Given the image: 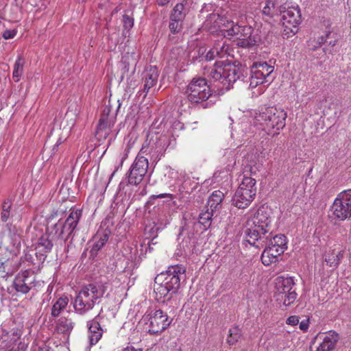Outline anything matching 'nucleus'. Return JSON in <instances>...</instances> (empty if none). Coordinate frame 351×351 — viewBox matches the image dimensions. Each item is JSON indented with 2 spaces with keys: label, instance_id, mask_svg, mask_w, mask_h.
<instances>
[{
  "label": "nucleus",
  "instance_id": "f257e3e1",
  "mask_svg": "<svg viewBox=\"0 0 351 351\" xmlns=\"http://www.w3.org/2000/svg\"><path fill=\"white\" fill-rule=\"evenodd\" d=\"M271 209L266 206H260L253 217L247 221L245 230L246 241L256 247H263L269 239L266 234L270 230Z\"/></svg>",
  "mask_w": 351,
  "mask_h": 351
},
{
  "label": "nucleus",
  "instance_id": "f03ea898",
  "mask_svg": "<svg viewBox=\"0 0 351 351\" xmlns=\"http://www.w3.org/2000/svg\"><path fill=\"white\" fill-rule=\"evenodd\" d=\"M110 285L107 280H101L83 287L73 302L75 312L83 315L98 304Z\"/></svg>",
  "mask_w": 351,
  "mask_h": 351
},
{
  "label": "nucleus",
  "instance_id": "7ed1b4c3",
  "mask_svg": "<svg viewBox=\"0 0 351 351\" xmlns=\"http://www.w3.org/2000/svg\"><path fill=\"white\" fill-rule=\"evenodd\" d=\"M287 112L281 108L268 107L263 109L254 119V126L264 132L263 136H276L285 125Z\"/></svg>",
  "mask_w": 351,
  "mask_h": 351
},
{
  "label": "nucleus",
  "instance_id": "20e7f679",
  "mask_svg": "<svg viewBox=\"0 0 351 351\" xmlns=\"http://www.w3.org/2000/svg\"><path fill=\"white\" fill-rule=\"evenodd\" d=\"M249 19L245 15L240 16L239 21L234 25L233 22L228 23L231 27L227 29H222L223 37L232 38L234 37V42L237 45L241 47H250L254 45L256 39L253 35V29L250 25Z\"/></svg>",
  "mask_w": 351,
  "mask_h": 351
},
{
  "label": "nucleus",
  "instance_id": "39448f33",
  "mask_svg": "<svg viewBox=\"0 0 351 351\" xmlns=\"http://www.w3.org/2000/svg\"><path fill=\"white\" fill-rule=\"evenodd\" d=\"M208 75L219 82L221 89L228 90L239 77L238 69L230 61H217L213 67L208 70Z\"/></svg>",
  "mask_w": 351,
  "mask_h": 351
},
{
  "label": "nucleus",
  "instance_id": "423d86ee",
  "mask_svg": "<svg viewBox=\"0 0 351 351\" xmlns=\"http://www.w3.org/2000/svg\"><path fill=\"white\" fill-rule=\"evenodd\" d=\"M168 143L169 138L165 135L149 134L138 154L141 156L149 155L150 160L157 163L164 156Z\"/></svg>",
  "mask_w": 351,
  "mask_h": 351
},
{
  "label": "nucleus",
  "instance_id": "0eeeda50",
  "mask_svg": "<svg viewBox=\"0 0 351 351\" xmlns=\"http://www.w3.org/2000/svg\"><path fill=\"white\" fill-rule=\"evenodd\" d=\"M256 181L251 177L244 176L232 198V204L239 208L248 207L256 194Z\"/></svg>",
  "mask_w": 351,
  "mask_h": 351
},
{
  "label": "nucleus",
  "instance_id": "6e6552de",
  "mask_svg": "<svg viewBox=\"0 0 351 351\" xmlns=\"http://www.w3.org/2000/svg\"><path fill=\"white\" fill-rule=\"evenodd\" d=\"M274 66L268 64L266 62H254L251 67V77L250 80V88L252 90L257 86V95L265 91L263 84L271 82L274 77L272 75Z\"/></svg>",
  "mask_w": 351,
  "mask_h": 351
},
{
  "label": "nucleus",
  "instance_id": "1a4fd4ad",
  "mask_svg": "<svg viewBox=\"0 0 351 351\" xmlns=\"http://www.w3.org/2000/svg\"><path fill=\"white\" fill-rule=\"evenodd\" d=\"M295 282L292 277L279 276L276 279L274 298L279 304L289 306L297 298Z\"/></svg>",
  "mask_w": 351,
  "mask_h": 351
},
{
  "label": "nucleus",
  "instance_id": "9d476101",
  "mask_svg": "<svg viewBox=\"0 0 351 351\" xmlns=\"http://www.w3.org/2000/svg\"><path fill=\"white\" fill-rule=\"evenodd\" d=\"M185 95L191 103L199 104L210 97L211 90L205 78L194 77L186 86Z\"/></svg>",
  "mask_w": 351,
  "mask_h": 351
},
{
  "label": "nucleus",
  "instance_id": "9b49d317",
  "mask_svg": "<svg viewBox=\"0 0 351 351\" xmlns=\"http://www.w3.org/2000/svg\"><path fill=\"white\" fill-rule=\"evenodd\" d=\"M281 23L283 26L282 36L289 38L295 35L298 30V25L302 21L300 10L298 5H291L284 10H280Z\"/></svg>",
  "mask_w": 351,
  "mask_h": 351
},
{
  "label": "nucleus",
  "instance_id": "f8f14e48",
  "mask_svg": "<svg viewBox=\"0 0 351 351\" xmlns=\"http://www.w3.org/2000/svg\"><path fill=\"white\" fill-rule=\"evenodd\" d=\"M82 216L80 209H71L64 222L58 221L53 226L52 233L56 239L66 241L71 237Z\"/></svg>",
  "mask_w": 351,
  "mask_h": 351
},
{
  "label": "nucleus",
  "instance_id": "ddd939ff",
  "mask_svg": "<svg viewBox=\"0 0 351 351\" xmlns=\"http://www.w3.org/2000/svg\"><path fill=\"white\" fill-rule=\"evenodd\" d=\"M186 269L183 265H171L167 270L156 276V280L167 286L172 293L177 292L180 286L181 280L185 278Z\"/></svg>",
  "mask_w": 351,
  "mask_h": 351
},
{
  "label": "nucleus",
  "instance_id": "4468645a",
  "mask_svg": "<svg viewBox=\"0 0 351 351\" xmlns=\"http://www.w3.org/2000/svg\"><path fill=\"white\" fill-rule=\"evenodd\" d=\"M31 234L36 256L40 260H45L47 255L51 252L53 245L52 239H50V234L38 228H34Z\"/></svg>",
  "mask_w": 351,
  "mask_h": 351
},
{
  "label": "nucleus",
  "instance_id": "2eb2a0df",
  "mask_svg": "<svg viewBox=\"0 0 351 351\" xmlns=\"http://www.w3.org/2000/svg\"><path fill=\"white\" fill-rule=\"evenodd\" d=\"M331 211L334 217L339 220L351 218V189L343 191L337 195Z\"/></svg>",
  "mask_w": 351,
  "mask_h": 351
},
{
  "label": "nucleus",
  "instance_id": "dca6fc26",
  "mask_svg": "<svg viewBox=\"0 0 351 351\" xmlns=\"http://www.w3.org/2000/svg\"><path fill=\"white\" fill-rule=\"evenodd\" d=\"M143 320L149 322V332L158 334L171 324V320L161 310H157L143 316Z\"/></svg>",
  "mask_w": 351,
  "mask_h": 351
},
{
  "label": "nucleus",
  "instance_id": "f3484780",
  "mask_svg": "<svg viewBox=\"0 0 351 351\" xmlns=\"http://www.w3.org/2000/svg\"><path fill=\"white\" fill-rule=\"evenodd\" d=\"M148 165V159L144 156L138 154L128 175L129 184H138L147 173Z\"/></svg>",
  "mask_w": 351,
  "mask_h": 351
},
{
  "label": "nucleus",
  "instance_id": "a211bd4d",
  "mask_svg": "<svg viewBox=\"0 0 351 351\" xmlns=\"http://www.w3.org/2000/svg\"><path fill=\"white\" fill-rule=\"evenodd\" d=\"M339 339L337 332L330 330L327 332H319L314 338L312 343L316 344L315 349L313 350L311 347V351H332Z\"/></svg>",
  "mask_w": 351,
  "mask_h": 351
},
{
  "label": "nucleus",
  "instance_id": "6ab92c4d",
  "mask_svg": "<svg viewBox=\"0 0 351 351\" xmlns=\"http://www.w3.org/2000/svg\"><path fill=\"white\" fill-rule=\"evenodd\" d=\"M12 285L16 292L26 294L36 286V276L30 271H21L16 276Z\"/></svg>",
  "mask_w": 351,
  "mask_h": 351
},
{
  "label": "nucleus",
  "instance_id": "aec40b11",
  "mask_svg": "<svg viewBox=\"0 0 351 351\" xmlns=\"http://www.w3.org/2000/svg\"><path fill=\"white\" fill-rule=\"evenodd\" d=\"M158 71L156 66H147L143 72L144 92L147 93L149 89L158 82Z\"/></svg>",
  "mask_w": 351,
  "mask_h": 351
},
{
  "label": "nucleus",
  "instance_id": "412c9836",
  "mask_svg": "<svg viewBox=\"0 0 351 351\" xmlns=\"http://www.w3.org/2000/svg\"><path fill=\"white\" fill-rule=\"evenodd\" d=\"M228 47L222 38L215 43L213 47L209 50L206 55V59L212 60L215 58H223L227 56Z\"/></svg>",
  "mask_w": 351,
  "mask_h": 351
},
{
  "label": "nucleus",
  "instance_id": "4be33fe9",
  "mask_svg": "<svg viewBox=\"0 0 351 351\" xmlns=\"http://www.w3.org/2000/svg\"><path fill=\"white\" fill-rule=\"evenodd\" d=\"M114 123V120H108L106 117L99 119L95 134L98 141L105 140L108 136Z\"/></svg>",
  "mask_w": 351,
  "mask_h": 351
},
{
  "label": "nucleus",
  "instance_id": "5701e85b",
  "mask_svg": "<svg viewBox=\"0 0 351 351\" xmlns=\"http://www.w3.org/2000/svg\"><path fill=\"white\" fill-rule=\"evenodd\" d=\"M88 339L91 346L95 345L101 339L103 330L96 319H93L88 323Z\"/></svg>",
  "mask_w": 351,
  "mask_h": 351
},
{
  "label": "nucleus",
  "instance_id": "b1692460",
  "mask_svg": "<svg viewBox=\"0 0 351 351\" xmlns=\"http://www.w3.org/2000/svg\"><path fill=\"white\" fill-rule=\"evenodd\" d=\"M75 326L73 319L69 317L62 316L56 322V330L65 336H69Z\"/></svg>",
  "mask_w": 351,
  "mask_h": 351
},
{
  "label": "nucleus",
  "instance_id": "393cba45",
  "mask_svg": "<svg viewBox=\"0 0 351 351\" xmlns=\"http://www.w3.org/2000/svg\"><path fill=\"white\" fill-rule=\"evenodd\" d=\"M138 56L135 53H127L123 57L121 63L123 64V73L121 78L123 79L125 75L132 69V73L134 72L135 66L137 62Z\"/></svg>",
  "mask_w": 351,
  "mask_h": 351
},
{
  "label": "nucleus",
  "instance_id": "a878e982",
  "mask_svg": "<svg viewBox=\"0 0 351 351\" xmlns=\"http://www.w3.org/2000/svg\"><path fill=\"white\" fill-rule=\"evenodd\" d=\"M69 302V299L66 295H62L56 300H53L51 308V316L53 318L58 317L67 306Z\"/></svg>",
  "mask_w": 351,
  "mask_h": 351
},
{
  "label": "nucleus",
  "instance_id": "bb28decb",
  "mask_svg": "<svg viewBox=\"0 0 351 351\" xmlns=\"http://www.w3.org/2000/svg\"><path fill=\"white\" fill-rule=\"evenodd\" d=\"M224 194L221 191H215L210 195L208 200V208L213 212H216L221 207Z\"/></svg>",
  "mask_w": 351,
  "mask_h": 351
},
{
  "label": "nucleus",
  "instance_id": "cd10ccee",
  "mask_svg": "<svg viewBox=\"0 0 351 351\" xmlns=\"http://www.w3.org/2000/svg\"><path fill=\"white\" fill-rule=\"evenodd\" d=\"M342 258L343 252L341 251L330 250L325 254L324 261L329 267H336L339 265Z\"/></svg>",
  "mask_w": 351,
  "mask_h": 351
},
{
  "label": "nucleus",
  "instance_id": "c85d7f7f",
  "mask_svg": "<svg viewBox=\"0 0 351 351\" xmlns=\"http://www.w3.org/2000/svg\"><path fill=\"white\" fill-rule=\"evenodd\" d=\"M280 11V10H278L274 0H267L263 8L262 14L265 16L271 19L278 15Z\"/></svg>",
  "mask_w": 351,
  "mask_h": 351
},
{
  "label": "nucleus",
  "instance_id": "c756f323",
  "mask_svg": "<svg viewBox=\"0 0 351 351\" xmlns=\"http://www.w3.org/2000/svg\"><path fill=\"white\" fill-rule=\"evenodd\" d=\"M154 290L156 295V299L158 301L163 300L169 293H171V290H170L167 286L157 280L156 277L155 278Z\"/></svg>",
  "mask_w": 351,
  "mask_h": 351
},
{
  "label": "nucleus",
  "instance_id": "7c9ffc66",
  "mask_svg": "<svg viewBox=\"0 0 351 351\" xmlns=\"http://www.w3.org/2000/svg\"><path fill=\"white\" fill-rule=\"evenodd\" d=\"M23 59L21 56H18L14 65V70L12 73V78L16 82H18L20 80L21 77L23 73Z\"/></svg>",
  "mask_w": 351,
  "mask_h": 351
},
{
  "label": "nucleus",
  "instance_id": "2f4dec72",
  "mask_svg": "<svg viewBox=\"0 0 351 351\" xmlns=\"http://www.w3.org/2000/svg\"><path fill=\"white\" fill-rule=\"evenodd\" d=\"M186 16V10L182 3H178L173 9L170 18L183 22Z\"/></svg>",
  "mask_w": 351,
  "mask_h": 351
},
{
  "label": "nucleus",
  "instance_id": "473e14b6",
  "mask_svg": "<svg viewBox=\"0 0 351 351\" xmlns=\"http://www.w3.org/2000/svg\"><path fill=\"white\" fill-rule=\"evenodd\" d=\"M95 243L93 245L92 250L97 252L99 251L108 241V233H97L94 237Z\"/></svg>",
  "mask_w": 351,
  "mask_h": 351
},
{
  "label": "nucleus",
  "instance_id": "72a5a7b5",
  "mask_svg": "<svg viewBox=\"0 0 351 351\" xmlns=\"http://www.w3.org/2000/svg\"><path fill=\"white\" fill-rule=\"evenodd\" d=\"M269 244L278 248L282 247L283 250L287 249V238L284 234H277L269 239Z\"/></svg>",
  "mask_w": 351,
  "mask_h": 351
},
{
  "label": "nucleus",
  "instance_id": "f704fd0d",
  "mask_svg": "<svg viewBox=\"0 0 351 351\" xmlns=\"http://www.w3.org/2000/svg\"><path fill=\"white\" fill-rule=\"evenodd\" d=\"M214 213L215 212H213L207 208L206 211L199 214V222L204 226V229H206L210 226L212 217L213 216Z\"/></svg>",
  "mask_w": 351,
  "mask_h": 351
},
{
  "label": "nucleus",
  "instance_id": "c9c22d12",
  "mask_svg": "<svg viewBox=\"0 0 351 351\" xmlns=\"http://www.w3.org/2000/svg\"><path fill=\"white\" fill-rule=\"evenodd\" d=\"M240 338L241 332L238 328L234 327L229 330V335L227 338L228 343H229L230 345H234L239 341Z\"/></svg>",
  "mask_w": 351,
  "mask_h": 351
},
{
  "label": "nucleus",
  "instance_id": "e433bc0d",
  "mask_svg": "<svg viewBox=\"0 0 351 351\" xmlns=\"http://www.w3.org/2000/svg\"><path fill=\"white\" fill-rule=\"evenodd\" d=\"M278 258L273 254L270 253L266 248L261 255V261L263 265L268 266L272 263L277 261Z\"/></svg>",
  "mask_w": 351,
  "mask_h": 351
},
{
  "label": "nucleus",
  "instance_id": "4c0bfd02",
  "mask_svg": "<svg viewBox=\"0 0 351 351\" xmlns=\"http://www.w3.org/2000/svg\"><path fill=\"white\" fill-rule=\"evenodd\" d=\"M12 204L10 201H5L3 202L2 206V210L1 213V220L3 222H6L10 215V209Z\"/></svg>",
  "mask_w": 351,
  "mask_h": 351
},
{
  "label": "nucleus",
  "instance_id": "58836bf2",
  "mask_svg": "<svg viewBox=\"0 0 351 351\" xmlns=\"http://www.w3.org/2000/svg\"><path fill=\"white\" fill-rule=\"evenodd\" d=\"M182 25L183 22L178 21L177 20L170 18L169 27L172 33L175 34L180 32L182 29Z\"/></svg>",
  "mask_w": 351,
  "mask_h": 351
},
{
  "label": "nucleus",
  "instance_id": "ea45409f",
  "mask_svg": "<svg viewBox=\"0 0 351 351\" xmlns=\"http://www.w3.org/2000/svg\"><path fill=\"white\" fill-rule=\"evenodd\" d=\"M214 22V26H219L220 23H221V19L220 18L219 15L217 14H210L208 17H207V19L206 21V25H208L209 24H210L212 22Z\"/></svg>",
  "mask_w": 351,
  "mask_h": 351
},
{
  "label": "nucleus",
  "instance_id": "a19ab883",
  "mask_svg": "<svg viewBox=\"0 0 351 351\" xmlns=\"http://www.w3.org/2000/svg\"><path fill=\"white\" fill-rule=\"evenodd\" d=\"M329 34L330 32H328L325 36L318 37L317 40L315 45L313 43V41H311V44H309V46L312 49L315 50V49H317L326 42Z\"/></svg>",
  "mask_w": 351,
  "mask_h": 351
},
{
  "label": "nucleus",
  "instance_id": "79ce46f5",
  "mask_svg": "<svg viewBox=\"0 0 351 351\" xmlns=\"http://www.w3.org/2000/svg\"><path fill=\"white\" fill-rule=\"evenodd\" d=\"M123 23L125 30H129L134 25V19L128 15H124L123 17Z\"/></svg>",
  "mask_w": 351,
  "mask_h": 351
},
{
  "label": "nucleus",
  "instance_id": "37998d69",
  "mask_svg": "<svg viewBox=\"0 0 351 351\" xmlns=\"http://www.w3.org/2000/svg\"><path fill=\"white\" fill-rule=\"evenodd\" d=\"M266 249L269 252H270V253L274 254L277 258L285 252V250H283L282 247L278 248L277 247L271 245L269 243H268V246L266 247Z\"/></svg>",
  "mask_w": 351,
  "mask_h": 351
},
{
  "label": "nucleus",
  "instance_id": "c03bdc74",
  "mask_svg": "<svg viewBox=\"0 0 351 351\" xmlns=\"http://www.w3.org/2000/svg\"><path fill=\"white\" fill-rule=\"evenodd\" d=\"M226 155H227L228 159L230 160V164L228 165H230L231 163L234 165L235 164L234 152L232 149H228L226 150L223 156H226Z\"/></svg>",
  "mask_w": 351,
  "mask_h": 351
},
{
  "label": "nucleus",
  "instance_id": "a18cd8bd",
  "mask_svg": "<svg viewBox=\"0 0 351 351\" xmlns=\"http://www.w3.org/2000/svg\"><path fill=\"white\" fill-rule=\"evenodd\" d=\"M16 34V31L14 29H7L3 34V37L4 39H11L13 38Z\"/></svg>",
  "mask_w": 351,
  "mask_h": 351
},
{
  "label": "nucleus",
  "instance_id": "49530a36",
  "mask_svg": "<svg viewBox=\"0 0 351 351\" xmlns=\"http://www.w3.org/2000/svg\"><path fill=\"white\" fill-rule=\"evenodd\" d=\"M286 323L289 325L295 326L299 324V318L297 316H290L287 319Z\"/></svg>",
  "mask_w": 351,
  "mask_h": 351
},
{
  "label": "nucleus",
  "instance_id": "de8ad7c7",
  "mask_svg": "<svg viewBox=\"0 0 351 351\" xmlns=\"http://www.w3.org/2000/svg\"><path fill=\"white\" fill-rule=\"evenodd\" d=\"M110 107L106 106L103 110V112L101 114V118L103 119L104 117H107L108 120H114L113 117H110L109 114L110 113Z\"/></svg>",
  "mask_w": 351,
  "mask_h": 351
},
{
  "label": "nucleus",
  "instance_id": "09e8293b",
  "mask_svg": "<svg viewBox=\"0 0 351 351\" xmlns=\"http://www.w3.org/2000/svg\"><path fill=\"white\" fill-rule=\"evenodd\" d=\"M152 197L154 199L169 197L170 199H173L175 197L171 193H160L157 195H152Z\"/></svg>",
  "mask_w": 351,
  "mask_h": 351
},
{
  "label": "nucleus",
  "instance_id": "8fccbe9b",
  "mask_svg": "<svg viewBox=\"0 0 351 351\" xmlns=\"http://www.w3.org/2000/svg\"><path fill=\"white\" fill-rule=\"evenodd\" d=\"M299 327H300V330H302L304 332H306L309 327L308 321V320L302 321L301 322H300Z\"/></svg>",
  "mask_w": 351,
  "mask_h": 351
},
{
  "label": "nucleus",
  "instance_id": "3c124183",
  "mask_svg": "<svg viewBox=\"0 0 351 351\" xmlns=\"http://www.w3.org/2000/svg\"><path fill=\"white\" fill-rule=\"evenodd\" d=\"M11 238L12 240L13 246H18L20 244V239L18 234H13L11 235Z\"/></svg>",
  "mask_w": 351,
  "mask_h": 351
},
{
  "label": "nucleus",
  "instance_id": "603ef678",
  "mask_svg": "<svg viewBox=\"0 0 351 351\" xmlns=\"http://www.w3.org/2000/svg\"><path fill=\"white\" fill-rule=\"evenodd\" d=\"M0 272L5 273V261L2 258H0Z\"/></svg>",
  "mask_w": 351,
  "mask_h": 351
},
{
  "label": "nucleus",
  "instance_id": "864d4df0",
  "mask_svg": "<svg viewBox=\"0 0 351 351\" xmlns=\"http://www.w3.org/2000/svg\"><path fill=\"white\" fill-rule=\"evenodd\" d=\"M38 351H53L51 348L44 346L43 347H40Z\"/></svg>",
  "mask_w": 351,
  "mask_h": 351
},
{
  "label": "nucleus",
  "instance_id": "5fc2aeb1",
  "mask_svg": "<svg viewBox=\"0 0 351 351\" xmlns=\"http://www.w3.org/2000/svg\"><path fill=\"white\" fill-rule=\"evenodd\" d=\"M169 1L170 0H157L158 5L162 6L167 5Z\"/></svg>",
  "mask_w": 351,
  "mask_h": 351
},
{
  "label": "nucleus",
  "instance_id": "6e6d98bb",
  "mask_svg": "<svg viewBox=\"0 0 351 351\" xmlns=\"http://www.w3.org/2000/svg\"><path fill=\"white\" fill-rule=\"evenodd\" d=\"M132 346H127L126 348H123L122 351H132Z\"/></svg>",
  "mask_w": 351,
  "mask_h": 351
},
{
  "label": "nucleus",
  "instance_id": "4d7b16f0",
  "mask_svg": "<svg viewBox=\"0 0 351 351\" xmlns=\"http://www.w3.org/2000/svg\"><path fill=\"white\" fill-rule=\"evenodd\" d=\"M118 106H117V110L120 108L121 103L120 102L119 99L117 100Z\"/></svg>",
  "mask_w": 351,
  "mask_h": 351
},
{
  "label": "nucleus",
  "instance_id": "13d9d810",
  "mask_svg": "<svg viewBox=\"0 0 351 351\" xmlns=\"http://www.w3.org/2000/svg\"><path fill=\"white\" fill-rule=\"evenodd\" d=\"M336 43L337 41L336 40H334V41H330V45H331L332 46H335L336 45Z\"/></svg>",
  "mask_w": 351,
  "mask_h": 351
},
{
  "label": "nucleus",
  "instance_id": "bf43d9fd",
  "mask_svg": "<svg viewBox=\"0 0 351 351\" xmlns=\"http://www.w3.org/2000/svg\"><path fill=\"white\" fill-rule=\"evenodd\" d=\"M149 251L152 250V248L151 247H149Z\"/></svg>",
  "mask_w": 351,
  "mask_h": 351
}]
</instances>
